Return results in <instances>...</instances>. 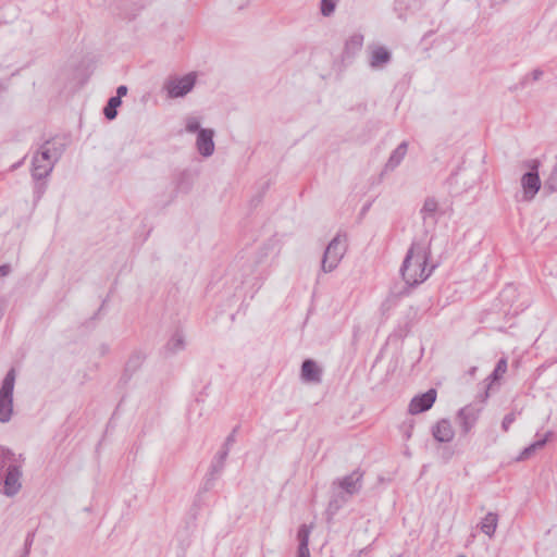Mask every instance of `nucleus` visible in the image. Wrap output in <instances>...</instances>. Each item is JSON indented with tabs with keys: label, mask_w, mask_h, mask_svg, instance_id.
<instances>
[{
	"label": "nucleus",
	"mask_w": 557,
	"mask_h": 557,
	"mask_svg": "<svg viewBox=\"0 0 557 557\" xmlns=\"http://www.w3.org/2000/svg\"><path fill=\"white\" fill-rule=\"evenodd\" d=\"M15 385V371L11 369L4 376L0 387V422L7 423L13 414V391Z\"/></svg>",
	"instance_id": "obj_4"
},
{
	"label": "nucleus",
	"mask_w": 557,
	"mask_h": 557,
	"mask_svg": "<svg viewBox=\"0 0 557 557\" xmlns=\"http://www.w3.org/2000/svg\"><path fill=\"white\" fill-rule=\"evenodd\" d=\"M11 271V268L9 264H3L0 267V276H7Z\"/></svg>",
	"instance_id": "obj_30"
},
{
	"label": "nucleus",
	"mask_w": 557,
	"mask_h": 557,
	"mask_svg": "<svg viewBox=\"0 0 557 557\" xmlns=\"http://www.w3.org/2000/svg\"><path fill=\"white\" fill-rule=\"evenodd\" d=\"M3 89V86L0 84V91Z\"/></svg>",
	"instance_id": "obj_35"
},
{
	"label": "nucleus",
	"mask_w": 557,
	"mask_h": 557,
	"mask_svg": "<svg viewBox=\"0 0 557 557\" xmlns=\"http://www.w3.org/2000/svg\"><path fill=\"white\" fill-rule=\"evenodd\" d=\"M434 438L441 443H448L455 436L454 428L449 420H440L432 429Z\"/></svg>",
	"instance_id": "obj_11"
},
{
	"label": "nucleus",
	"mask_w": 557,
	"mask_h": 557,
	"mask_svg": "<svg viewBox=\"0 0 557 557\" xmlns=\"http://www.w3.org/2000/svg\"><path fill=\"white\" fill-rule=\"evenodd\" d=\"M184 346V341L181 335H175L168 344V347L172 351H177Z\"/></svg>",
	"instance_id": "obj_24"
},
{
	"label": "nucleus",
	"mask_w": 557,
	"mask_h": 557,
	"mask_svg": "<svg viewBox=\"0 0 557 557\" xmlns=\"http://www.w3.org/2000/svg\"><path fill=\"white\" fill-rule=\"evenodd\" d=\"M346 252V238L342 235L335 236L327 245L321 269L323 272L329 273L335 270L342 261Z\"/></svg>",
	"instance_id": "obj_5"
},
{
	"label": "nucleus",
	"mask_w": 557,
	"mask_h": 557,
	"mask_svg": "<svg viewBox=\"0 0 557 557\" xmlns=\"http://www.w3.org/2000/svg\"><path fill=\"white\" fill-rule=\"evenodd\" d=\"M335 9V3L333 0H322L321 1V12L324 16H329L333 13Z\"/></svg>",
	"instance_id": "obj_25"
},
{
	"label": "nucleus",
	"mask_w": 557,
	"mask_h": 557,
	"mask_svg": "<svg viewBox=\"0 0 557 557\" xmlns=\"http://www.w3.org/2000/svg\"><path fill=\"white\" fill-rule=\"evenodd\" d=\"M458 557H466L465 555H459Z\"/></svg>",
	"instance_id": "obj_36"
},
{
	"label": "nucleus",
	"mask_w": 557,
	"mask_h": 557,
	"mask_svg": "<svg viewBox=\"0 0 557 557\" xmlns=\"http://www.w3.org/2000/svg\"><path fill=\"white\" fill-rule=\"evenodd\" d=\"M322 370L315 361L308 359L301 366V379L308 383H320Z\"/></svg>",
	"instance_id": "obj_13"
},
{
	"label": "nucleus",
	"mask_w": 557,
	"mask_h": 557,
	"mask_svg": "<svg viewBox=\"0 0 557 557\" xmlns=\"http://www.w3.org/2000/svg\"><path fill=\"white\" fill-rule=\"evenodd\" d=\"M412 425H410L406 432V437L409 438L411 436Z\"/></svg>",
	"instance_id": "obj_31"
},
{
	"label": "nucleus",
	"mask_w": 557,
	"mask_h": 557,
	"mask_svg": "<svg viewBox=\"0 0 557 557\" xmlns=\"http://www.w3.org/2000/svg\"><path fill=\"white\" fill-rule=\"evenodd\" d=\"M62 151V147L55 143L47 141L42 145L33 158V176L37 180L46 177L52 171Z\"/></svg>",
	"instance_id": "obj_3"
},
{
	"label": "nucleus",
	"mask_w": 557,
	"mask_h": 557,
	"mask_svg": "<svg viewBox=\"0 0 557 557\" xmlns=\"http://www.w3.org/2000/svg\"><path fill=\"white\" fill-rule=\"evenodd\" d=\"M515 420H516L515 413H509V414L505 416V418L503 419V422H502L503 430L505 432H507Z\"/></svg>",
	"instance_id": "obj_27"
},
{
	"label": "nucleus",
	"mask_w": 557,
	"mask_h": 557,
	"mask_svg": "<svg viewBox=\"0 0 557 557\" xmlns=\"http://www.w3.org/2000/svg\"><path fill=\"white\" fill-rule=\"evenodd\" d=\"M481 411L482 409L480 407L473 405H467L458 411L457 421L465 434H468L475 425Z\"/></svg>",
	"instance_id": "obj_8"
},
{
	"label": "nucleus",
	"mask_w": 557,
	"mask_h": 557,
	"mask_svg": "<svg viewBox=\"0 0 557 557\" xmlns=\"http://www.w3.org/2000/svg\"><path fill=\"white\" fill-rule=\"evenodd\" d=\"M531 171L521 177V187L523 190V199L531 200L537 194L541 187V181L537 174V162H530Z\"/></svg>",
	"instance_id": "obj_7"
},
{
	"label": "nucleus",
	"mask_w": 557,
	"mask_h": 557,
	"mask_svg": "<svg viewBox=\"0 0 557 557\" xmlns=\"http://www.w3.org/2000/svg\"><path fill=\"white\" fill-rule=\"evenodd\" d=\"M498 525V515L495 512L486 513L480 521L479 528L482 533L492 539Z\"/></svg>",
	"instance_id": "obj_15"
},
{
	"label": "nucleus",
	"mask_w": 557,
	"mask_h": 557,
	"mask_svg": "<svg viewBox=\"0 0 557 557\" xmlns=\"http://www.w3.org/2000/svg\"><path fill=\"white\" fill-rule=\"evenodd\" d=\"M430 256L429 245L423 243L411 245L401 267L403 278L408 285H419L432 274L435 267L428 265Z\"/></svg>",
	"instance_id": "obj_1"
},
{
	"label": "nucleus",
	"mask_w": 557,
	"mask_h": 557,
	"mask_svg": "<svg viewBox=\"0 0 557 557\" xmlns=\"http://www.w3.org/2000/svg\"><path fill=\"white\" fill-rule=\"evenodd\" d=\"M552 435H553V432L548 431L542 440H539V441L532 443L531 445H529L528 447H525L521 451L518 460H525V459L530 458L532 456V454H534L537 449H541L545 446V444L547 443L548 438Z\"/></svg>",
	"instance_id": "obj_16"
},
{
	"label": "nucleus",
	"mask_w": 557,
	"mask_h": 557,
	"mask_svg": "<svg viewBox=\"0 0 557 557\" xmlns=\"http://www.w3.org/2000/svg\"><path fill=\"white\" fill-rule=\"evenodd\" d=\"M407 150L408 144L406 141H403L400 145H398L397 148L389 156L385 164L384 171H394L404 160L405 156L407 154Z\"/></svg>",
	"instance_id": "obj_14"
},
{
	"label": "nucleus",
	"mask_w": 557,
	"mask_h": 557,
	"mask_svg": "<svg viewBox=\"0 0 557 557\" xmlns=\"http://www.w3.org/2000/svg\"><path fill=\"white\" fill-rule=\"evenodd\" d=\"M196 74L188 73L184 76L172 77L165 83V90L170 98H180L187 95L196 84Z\"/></svg>",
	"instance_id": "obj_6"
},
{
	"label": "nucleus",
	"mask_w": 557,
	"mask_h": 557,
	"mask_svg": "<svg viewBox=\"0 0 557 557\" xmlns=\"http://www.w3.org/2000/svg\"><path fill=\"white\" fill-rule=\"evenodd\" d=\"M200 124H201V121L199 117L197 116H187L185 119V131L187 133H195V132H199L200 128Z\"/></svg>",
	"instance_id": "obj_23"
},
{
	"label": "nucleus",
	"mask_w": 557,
	"mask_h": 557,
	"mask_svg": "<svg viewBox=\"0 0 557 557\" xmlns=\"http://www.w3.org/2000/svg\"><path fill=\"white\" fill-rule=\"evenodd\" d=\"M475 370H476V368H475V367H474V368H472V369L470 370V374H471V375H473V374H474V372H475Z\"/></svg>",
	"instance_id": "obj_32"
},
{
	"label": "nucleus",
	"mask_w": 557,
	"mask_h": 557,
	"mask_svg": "<svg viewBox=\"0 0 557 557\" xmlns=\"http://www.w3.org/2000/svg\"><path fill=\"white\" fill-rule=\"evenodd\" d=\"M119 97H111L106 106L103 113L108 120H113L116 116V108L121 106Z\"/></svg>",
	"instance_id": "obj_19"
},
{
	"label": "nucleus",
	"mask_w": 557,
	"mask_h": 557,
	"mask_svg": "<svg viewBox=\"0 0 557 557\" xmlns=\"http://www.w3.org/2000/svg\"><path fill=\"white\" fill-rule=\"evenodd\" d=\"M362 473L354 471L350 474L338 480V486L347 494L354 495L361 488Z\"/></svg>",
	"instance_id": "obj_12"
},
{
	"label": "nucleus",
	"mask_w": 557,
	"mask_h": 557,
	"mask_svg": "<svg viewBox=\"0 0 557 557\" xmlns=\"http://www.w3.org/2000/svg\"><path fill=\"white\" fill-rule=\"evenodd\" d=\"M22 460L12 450L0 446V486L8 497L16 495L22 487Z\"/></svg>",
	"instance_id": "obj_2"
},
{
	"label": "nucleus",
	"mask_w": 557,
	"mask_h": 557,
	"mask_svg": "<svg viewBox=\"0 0 557 557\" xmlns=\"http://www.w3.org/2000/svg\"><path fill=\"white\" fill-rule=\"evenodd\" d=\"M127 94V87L124 85H121L116 89V96L121 100V97L125 96Z\"/></svg>",
	"instance_id": "obj_29"
},
{
	"label": "nucleus",
	"mask_w": 557,
	"mask_h": 557,
	"mask_svg": "<svg viewBox=\"0 0 557 557\" xmlns=\"http://www.w3.org/2000/svg\"><path fill=\"white\" fill-rule=\"evenodd\" d=\"M507 371V360L505 358H502L498 360L493 373L491 374L490 379L492 382L498 381Z\"/></svg>",
	"instance_id": "obj_21"
},
{
	"label": "nucleus",
	"mask_w": 557,
	"mask_h": 557,
	"mask_svg": "<svg viewBox=\"0 0 557 557\" xmlns=\"http://www.w3.org/2000/svg\"><path fill=\"white\" fill-rule=\"evenodd\" d=\"M389 59V52L383 47H377L372 51L370 64L372 67H380L383 64L387 63Z\"/></svg>",
	"instance_id": "obj_17"
},
{
	"label": "nucleus",
	"mask_w": 557,
	"mask_h": 557,
	"mask_svg": "<svg viewBox=\"0 0 557 557\" xmlns=\"http://www.w3.org/2000/svg\"><path fill=\"white\" fill-rule=\"evenodd\" d=\"M356 44H357L358 46H360V45H361V39H360V38H357Z\"/></svg>",
	"instance_id": "obj_33"
},
{
	"label": "nucleus",
	"mask_w": 557,
	"mask_h": 557,
	"mask_svg": "<svg viewBox=\"0 0 557 557\" xmlns=\"http://www.w3.org/2000/svg\"><path fill=\"white\" fill-rule=\"evenodd\" d=\"M544 71L540 67L531 70L524 77H523V84H532L535 82H539L543 78Z\"/></svg>",
	"instance_id": "obj_22"
},
{
	"label": "nucleus",
	"mask_w": 557,
	"mask_h": 557,
	"mask_svg": "<svg viewBox=\"0 0 557 557\" xmlns=\"http://www.w3.org/2000/svg\"><path fill=\"white\" fill-rule=\"evenodd\" d=\"M437 393L434 388L429 389L428 392L414 396L408 406V411L410 414H419L432 408L433 404L436 400Z\"/></svg>",
	"instance_id": "obj_9"
},
{
	"label": "nucleus",
	"mask_w": 557,
	"mask_h": 557,
	"mask_svg": "<svg viewBox=\"0 0 557 557\" xmlns=\"http://www.w3.org/2000/svg\"><path fill=\"white\" fill-rule=\"evenodd\" d=\"M227 455V451H224L223 455H222V460L225 458V456Z\"/></svg>",
	"instance_id": "obj_34"
},
{
	"label": "nucleus",
	"mask_w": 557,
	"mask_h": 557,
	"mask_svg": "<svg viewBox=\"0 0 557 557\" xmlns=\"http://www.w3.org/2000/svg\"><path fill=\"white\" fill-rule=\"evenodd\" d=\"M311 530H312V527H310V525H307V524L300 525L298 533H297V539L299 541L298 547H304V548L309 547V537H310Z\"/></svg>",
	"instance_id": "obj_20"
},
{
	"label": "nucleus",
	"mask_w": 557,
	"mask_h": 557,
	"mask_svg": "<svg viewBox=\"0 0 557 557\" xmlns=\"http://www.w3.org/2000/svg\"><path fill=\"white\" fill-rule=\"evenodd\" d=\"M297 557H310L309 547H298Z\"/></svg>",
	"instance_id": "obj_28"
},
{
	"label": "nucleus",
	"mask_w": 557,
	"mask_h": 557,
	"mask_svg": "<svg viewBox=\"0 0 557 557\" xmlns=\"http://www.w3.org/2000/svg\"><path fill=\"white\" fill-rule=\"evenodd\" d=\"M545 184L549 189L557 190V164L554 166Z\"/></svg>",
	"instance_id": "obj_26"
},
{
	"label": "nucleus",
	"mask_w": 557,
	"mask_h": 557,
	"mask_svg": "<svg viewBox=\"0 0 557 557\" xmlns=\"http://www.w3.org/2000/svg\"><path fill=\"white\" fill-rule=\"evenodd\" d=\"M213 136L214 131L211 128H201L198 132L196 147L198 152L205 158L212 156L214 152L215 145Z\"/></svg>",
	"instance_id": "obj_10"
},
{
	"label": "nucleus",
	"mask_w": 557,
	"mask_h": 557,
	"mask_svg": "<svg viewBox=\"0 0 557 557\" xmlns=\"http://www.w3.org/2000/svg\"><path fill=\"white\" fill-rule=\"evenodd\" d=\"M438 210V201L434 197H428L421 208L422 219H433Z\"/></svg>",
	"instance_id": "obj_18"
}]
</instances>
